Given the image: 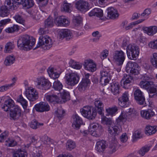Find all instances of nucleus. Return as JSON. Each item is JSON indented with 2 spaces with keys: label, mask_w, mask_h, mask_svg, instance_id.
<instances>
[{
  "label": "nucleus",
  "mask_w": 157,
  "mask_h": 157,
  "mask_svg": "<svg viewBox=\"0 0 157 157\" xmlns=\"http://www.w3.org/2000/svg\"><path fill=\"white\" fill-rule=\"evenodd\" d=\"M43 125V123H39L35 119L32 121L29 124L30 127L33 129H36L39 128L40 126Z\"/></svg>",
  "instance_id": "nucleus-44"
},
{
  "label": "nucleus",
  "mask_w": 157,
  "mask_h": 157,
  "mask_svg": "<svg viewBox=\"0 0 157 157\" xmlns=\"http://www.w3.org/2000/svg\"><path fill=\"white\" fill-rule=\"evenodd\" d=\"M107 145L105 141L101 140L97 142L95 145L96 151L99 153H102L106 147Z\"/></svg>",
  "instance_id": "nucleus-17"
},
{
  "label": "nucleus",
  "mask_w": 157,
  "mask_h": 157,
  "mask_svg": "<svg viewBox=\"0 0 157 157\" xmlns=\"http://www.w3.org/2000/svg\"><path fill=\"white\" fill-rule=\"evenodd\" d=\"M110 78L109 77H100V83L102 85L105 86L109 83Z\"/></svg>",
  "instance_id": "nucleus-60"
},
{
  "label": "nucleus",
  "mask_w": 157,
  "mask_h": 157,
  "mask_svg": "<svg viewBox=\"0 0 157 157\" xmlns=\"http://www.w3.org/2000/svg\"><path fill=\"white\" fill-rule=\"evenodd\" d=\"M23 3H21L23 6L27 8H30L32 7L34 4V2L33 0H25L23 2Z\"/></svg>",
  "instance_id": "nucleus-50"
},
{
  "label": "nucleus",
  "mask_w": 157,
  "mask_h": 157,
  "mask_svg": "<svg viewBox=\"0 0 157 157\" xmlns=\"http://www.w3.org/2000/svg\"><path fill=\"white\" fill-rule=\"evenodd\" d=\"M55 23L58 26H67L70 23V21L64 16L57 17L55 20Z\"/></svg>",
  "instance_id": "nucleus-15"
},
{
  "label": "nucleus",
  "mask_w": 157,
  "mask_h": 157,
  "mask_svg": "<svg viewBox=\"0 0 157 157\" xmlns=\"http://www.w3.org/2000/svg\"><path fill=\"white\" fill-rule=\"evenodd\" d=\"M89 16H96L98 17H102L103 15V11L100 8H95L91 10L88 13Z\"/></svg>",
  "instance_id": "nucleus-25"
},
{
  "label": "nucleus",
  "mask_w": 157,
  "mask_h": 157,
  "mask_svg": "<svg viewBox=\"0 0 157 157\" xmlns=\"http://www.w3.org/2000/svg\"><path fill=\"white\" fill-rule=\"evenodd\" d=\"M126 53L128 58L131 60L135 59L140 53L139 47L135 44H130L126 48Z\"/></svg>",
  "instance_id": "nucleus-4"
},
{
  "label": "nucleus",
  "mask_w": 157,
  "mask_h": 157,
  "mask_svg": "<svg viewBox=\"0 0 157 157\" xmlns=\"http://www.w3.org/2000/svg\"><path fill=\"white\" fill-rule=\"evenodd\" d=\"M54 25L53 19L52 17L49 16L44 22L45 28L51 27Z\"/></svg>",
  "instance_id": "nucleus-48"
},
{
  "label": "nucleus",
  "mask_w": 157,
  "mask_h": 157,
  "mask_svg": "<svg viewBox=\"0 0 157 157\" xmlns=\"http://www.w3.org/2000/svg\"><path fill=\"white\" fill-rule=\"evenodd\" d=\"M151 62L152 65L157 68V53H154L153 57L151 59Z\"/></svg>",
  "instance_id": "nucleus-61"
},
{
  "label": "nucleus",
  "mask_w": 157,
  "mask_h": 157,
  "mask_svg": "<svg viewBox=\"0 0 157 157\" xmlns=\"http://www.w3.org/2000/svg\"><path fill=\"white\" fill-rule=\"evenodd\" d=\"M157 131V127L155 126H147L145 128V133L150 135L155 133Z\"/></svg>",
  "instance_id": "nucleus-28"
},
{
  "label": "nucleus",
  "mask_w": 157,
  "mask_h": 157,
  "mask_svg": "<svg viewBox=\"0 0 157 157\" xmlns=\"http://www.w3.org/2000/svg\"><path fill=\"white\" fill-rule=\"evenodd\" d=\"M58 35L60 38H65L67 40H69L73 37L71 31L67 29L61 30L59 31Z\"/></svg>",
  "instance_id": "nucleus-16"
},
{
  "label": "nucleus",
  "mask_w": 157,
  "mask_h": 157,
  "mask_svg": "<svg viewBox=\"0 0 157 157\" xmlns=\"http://www.w3.org/2000/svg\"><path fill=\"white\" fill-rule=\"evenodd\" d=\"M89 84L88 81H87V82H85L84 80L83 81H82L79 84L78 86V89L80 92L83 91L86 89Z\"/></svg>",
  "instance_id": "nucleus-37"
},
{
  "label": "nucleus",
  "mask_w": 157,
  "mask_h": 157,
  "mask_svg": "<svg viewBox=\"0 0 157 157\" xmlns=\"http://www.w3.org/2000/svg\"><path fill=\"white\" fill-rule=\"evenodd\" d=\"M118 103L119 105L122 107H127L130 104L129 101L120 98L118 99Z\"/></svg>",
  "instance_id": "nucleus-59"
},
{
  "label": "nucleus",
  "mask_w": 157,
  "mask_h": 157,
  "mask_svg": "<svg viewBox=\"0 0 157 157\" xmlns=\"http://www.w3.org/2000/svg\"><path fill=\"white\" fill-rule=\"evenodd\" d=\"M17 143L14 140L11 138H9L5 141V144L9 147H13L15 146Z\"/></svg>",
  "instance_id": "nucleus-53"
},
{
  "label": "nucleus",
  "mask_w": 157,
  "mask_h": 157,
  "mask_svg": "<svg viewBox=\"0 0 157 157\" xmlns=\"http://www.w3.org/2000/svg\"><path fill=\"white\" fill-rule=\"evenodd\" d=\"M37 88L43 90L49 89L51 86V84L48 80L44 77H40L37 79L36 81Z\"/></svg>",
  "instance_id": "nucleus-6"
},
{
  "label": "nucleus",
  "mask_w": 157,
  "mask_h": 157,
  "mask_svg": "<svg viewBox=\"0 0 157 157\" xmlns=\"http://www.w3.org/2000/svg\"><path fill=\"white\" fill-rule=\"evenodd\" d=\"M14 86V83H12L10 84H6L0 87V92H5L10 89L11 87Z\"/></svg>",
  "instance_id": "nucleus-54"
},
{
  "label": "nucleus",
  "mask_w": 157,
  "mask_h": 157,
  "mask_svg": "<svg viewBox=\"0 0 157 157\" xmlns=\"http://www.w3.org/2000/svg\"><path fill=\"white\" fill-rule=\"evenodd\" d=\"M9 133L7 131H5L0 135V142H3L4 140L8 137Z\"/></svg>",
  "instance_id": "nucleus-64"
},
{
  "label": "nucleus",
  "mask_w": 157,
  "mask_h": 157,
  "mask_svg": "<svg viewBox=\"0 0 157 157\" xmlns=\"http://www.w3.org/2000/svg\"><path fill=\"white\" fill-rule=\"evenodd\" d=\"M9 9L6 6H2L0 8V16L5 17L8 16L9 13Z\"/></svg>",
  "instance_id": "nucleus-34"
},
{
  "label": "nucleus",
  "mask_w": 157,
  "mask_h": 157,
  "mask_svg": "<svg viewBox=\"0 0 157 157\" xmlns=\"http://www.w3.org/2000/svg\"><path fill=\"white\" fill-rule=\"evenodd\" d=\"M15 106L13 101L11 99H9L5 101L2 108L6 112L13 109Z\"/></svg>",
  "instance_id": "nucleus-18"
},
{
  "label": "nucleus",
  "mask_w": 157,
  "mask_h": 157,
  "mask_svg": "<svg viewBox=\"0 0 157 157\" xmlns=\"http://www.w3.org/2000/svg\"><path fill=\"white\" fill-rule=\"evenodd\" d=\"M132 78L129 75H126L121 81V86L125 89H128L130 86V83L132 80Z\"/></svg>",
  "instance_id": "nucleus-20"
},
{
  "label": "nucleus",
  "mask_w": 157,
  "mask_h": 157,
  "mask_svg": "<svg viewBox=\"0 0 157 157\" xmlns=\"http://www.w3.org/2000/svg\"><path fill=\"white\" fill-rule=\"evenodd\" d=\"M151 148L150 146H144L141 147L138 151V153L141 156H143Z\"/></svg>",
  "instance_id": "nucleus-45"
},
{
  "label": "nucleus",
  "mask_w": 157,
  "mask_h": 157,
  "mask_svg": "<svg viewBox=\"0 0 157 157\" xmlns=\"http://www.w3.org/2000/svg\"><path fill=\"white\" fill-rule=\"evenodd\" d=\"M75 6L77 9L82 12L86 11L89 9L88 3L83 0H79L76 1Z\"/></svg>",
  "instance_id": "nucleus-14"
},
{
  "label": "nucleus",
  "mask_w": 157,
  "mask_h": 157,
  "mask_svg": "<svg viewBox=\"0 0 157 157\" xmlns=\"http://www.w3.org/2000/svg\"><path fill=\"white\" fill-rule=\"evenodd\" d=\"M69 64L71 67L76 69H80L82 67L81 64L76 63L74 60L72 59L70 60Z\"/></svg>",
  "instance_id": "nucleus-43"
},
{
  "label": "nucleus",
  "mask_w": 157,
  "mask_h": 157,
  "mask_svg": "<svg viewBox=\"0 0 157 157\" xmlns=\"http://www.w3.org/2000/svg\"><path fill=\"white\" fill-rule=\"evenodd\" d=\"M142 137L141 132L140 130H136L133 133L132 135L133 141H135L138 139Z\"/></svg>",
  "instance_id": "nucleus-55"
},
{
  "label": "nucleus",
  "mask_w": 157,
  "mask_h": 157,
  "mask_svg": "<svg viewBox=\"0 0 157 157\" xmlns=\"http://www.w3.org/2000/svg\"><path fill=\"white\" fill-rule=\"evenodd\" d=\"M83 65L85 70L90 72H94L97 69L96 64L91 59L85 60Z\"/></svg>",
  "instance_id": "nucleus-12"
},
{
  "label": "nucleus",
  "mask_w": 157,
  "mask_h": 157,
  "mask_svg": "<svg viewBox=\"0 0 157 157\" xmlns=\"http://www.w3.org/2000/svg\"><path fill=\"white\" fill-rule=\"evenodd\" d=\"M82 18L80 16L75 17L73 18V23L76 26L80 25L82 24Z\"/></svg>",
  "instance_id": "nucleus-51"
},
{
  "label": "nucleus",
  "mask_w": 157,
  "mask_h": 157,
  "mask_svg": "<svg viewBox=\"0 0 157 157\" xmlns=\"http://www.w3.org/2000/svg\"><path fill=\"white\" fill-rule=\"evenodd\" d=\"M113 60L119 66L122 65L125 59V54L122 50L115 51L113 54Z\"/></svg>",
  "instance_id": "nucleus-8"
},
{
  "label": "nucleus",
  "mask_w": 157,
  "mask_h": 157,
  "mask_svg": "<svg viewBox=\"0 0 157 157\" xmlns=\"http://www.w3.org/2000/svg\"><path fill=\"white\" fill-rule=\"evenodd\" d=\"M15 47L13 43L8 42L6 44L4 52L5 53L11 52Z\"/></svg>",
  "instance_id": "nucleus-32"
},
{
  "label": "nucleus",
  "mask_w": 157,
  "mask_h": 157,
  "mask_svg": "<svg viewBox=\"0 0 157 157\" xmlns=\"http://www.w3.org/2000/svg\"><path fill=\"white\" fill-rule=\"evenodd\" d=\"M63 86L62 84L58 80L55 81L53 83V87L55 90L59 92L62 89Z\"/></svg>",
  "instance_id": "nucleus-47"
},
{
  "label": "nucleus",
  "mask_w": 157,
  "mask_h": 157,
  "mask_svg": "<svg viewBox=\"0 0 157 157\" xmlns=\"http://www.w3.org/2000/svg\"><path fill=\"white\" fill-rule=\"evenodd\" d=\"M73 122L72 124V127L76 129H78L82 123V119L77 115L75 114L73 116Z\"/></svg>",
  "instance_id": "nucleus-24"
},
{
  "label": "nucleus",
  "mask_w": 157,
  "mask_h": 157,
  "mask_svg": "<svg viewBox=\"0 0 157 157\" xmlns=\"http://www.w3.org/2000/svg\"><path fill=\"white\" fill-rule=\"evenodd\" d=\"M25 94L27 98L30 101H34L38 98V94L37 91L32 87L26 89Z\"/></svg>",
  "instance_id": "nucleus-9"
},
{
  "label": "nucleus",
  "mask_w": 157,
  "mask_h": 157,
  "mask_svg": "<svg viewBox=\"0 0 157 157\" xmlns=\"http://www.w3.org/2000/svg\"><path fill=\"white\" fill-rule=\"evenodd\" d=\"M153 85V82L150 81L142 80L140 83V86L141 88L146 89L147 90Z\"/></svg>",
  "instance_id": "nucleus-29"
},
{
  "label": "nucleus",
  "mask_w": 157,
  "mask_h": 157,
  "mask_svg": "<svg viewBox=\"0 0 157 157\" xmlns=\"http://www.w3.org/2000/svg\"><path fill=\"white\" fill-rule=\"evenodd\" d=\"M94 104L97 108V111L98 114L102 115L103 114L102 111L103 110L104 105L101 101L98 99H95Z\"/></svg>",
  "instance_id": "nucleus-26"
},
{
  "label": "nucleus",
  "mask_w": 157,
  "mask_h": 157,
  "mask_svg": "<svg viewBox=\"0 0 157 157\" xmlns=\"http://www.w3.org/2000/svg\"><path fill=\"white\" fill-rule=\"evenodd\" d=\"M107 10V19H114L118 16L117 10L112 7H108Z\"/></svg>",
  "instance_id": "nucleus-19"
},
{
  "label": "nucleus",
  "mask_w": 157,
  "mask_h": 157,
  "mask_svg": "<svg viewBox=\"0 0 157 157\" xmlns=\"http://www.w3.org/2000/svg\"><path fill=\"white\" fill-rule=\"evenodd\" d=\"M27 156V152L20 149L14 151L13 154V157H26Z\"/></svg>",
  "instance_id": "nucleus-35"
},
{
  "label": "nucleus",
  "mask_w": 157,
  "mask_h": 157,
  "mask_svg": "<svg viewBox=\"0 0 157 157\" xmlns=\"http://www.w3.org/2000/svg\"><path fill=\"white\" fill-rule=\"evenodd\" d=\"M60 95L62 99L66 101L70 99V95L68 92L65 90L60 93Z\"/></svg>",
  "instance_id": "nucleus-57"
},
{
  "label": "nucleus",
  "mask_w": 157,
  "mask_h": 157,
  "mask_svg": "<svg viewBox=\"0 0 157 157\" xmlns=\"http://www.w3.org/2000/svg\"><path fill=\"white\" fill-rule=\"evenodd\" d=\"M41 140L44 144L47 145V147H53V141L49 138L47 136H43L41 139Z\"/></svg>",
  "instance_id": "nucleus-30"
},
{
  "label": "nucleus",
  "mask_w": 157,
  "mask_h": 157,
  "mask_svg": "<svg viewBox=\"0 0 157 157\" xmlns=\"http://www.w3.org/2000/svg\"><path fill=\"white\" fill-rule=\"evenodd\" d=\"M143 29L144 33L150 36L153 35L157 32V27L155 26L144 27Z\"/></svg>",
  "instance_id": "nucleus-22"
},
{
  "label": "nucleus",
  "mask_w": 157,
  "mask_h": 157,
  "mask_svg": "<svg viewBox=\"0 0 157 157\" xmlns=\"http://www.w3.org/2000/svg\"><path fill=\"white\" fill-rule=\"evenodd\" d=\"M120 86L119 83L117 81H114L111 83L110 90L114 95H117L119 93Z\"/></svg>",
  "instance_id": "nucleus-23"
},
{
  "label": "nucleus",
  "mask_w": 157,
  "mask_h": 157,
  "mask_svg": "<svg viewBox=\"0 0 157 157\" xmlns=\"http://www.w3.org/2000/svg\"><path fill=\"white\" fill-rule=\"evenodd\" d=\"M141 116L144 118L149 119L155 115V113L150 109L143 110L140 111Z\"/></svg>",
  "instance_id": "nucleus-21"
},
{
  "label": "nucleus",
  "mask_w": 157,
  "mask_h": 157,
  "mask_svg": "<svg viewBox=\"0 0 157 157\" xmlns=\"http://www.w3.org/2000/svg\"><path fill=\"white\" fill-rule=\"evenodd\" d=\"M81 114L85 117L89 119H94L97 114V112L94 108L91 106H84L80 109Z\"/></svg>",
  "instance_id": "nucleus-5"
},
{
  "label": "nucleus",
  "mask_w": 157,
  "mask_h": 157,
  "mask_svg": "<svg viewBox=\"0 0 157 157\" xmlns=\"http://www.w3.org/2000/svg\"><path fill=\"white\" fill-rule=\"evenodd\" d=\"M15 61V58L13 56H8L5 59L4 64L6 66H9L12 64Z\"/></svg>",
  "instance_id": "nucleus-31"
},
{
  "label": "nucleus",
  "mask_w": 157,
  "mask_h": 157,
  "mask_svg": "<svg viewBox=\"0 0 157 157\" xmlns=\"http://www.w3.org/2000/svg\"><path fill=\"white\" fill-rule=\"evenodd\" d=\"M76 147L75 142L71 140H68L66 144V148L67 150L71 151L74 149Z\"/></svg>",
  "instance_id": "nucleus-39"
},
{
  "label": "nucleus",
  "mask_w": 157,
  "mask_h": 157,
  "mask_svg": "<svg viewBox=\"0 0 157 157\" xmlns=\"http://www.w3.org/2000/svg\"><path fill=\"white\" fill-rule=\"evenodd\" d=\"M48 72L50 77L53 79L58 78L59 76V74L57 73L56 70L53 68L49 69Z\"/></svg>",
  "instance_id": "nucleus-33"
},
{
  "label": "nucleus",
  "mask_w": 157,
  "mask_h": 157,
  "mask_svg": "<svg viewBox=\"0 0 157 157\" xmlns=\"http://www.w3.org/2000/svg\"><path fill=\"white\" fill-rule=\"evenodd\" d=\"M53 41L50 37L47 35H42L39 38V41L34 49L41 46L44 50H48L51 48Z\"/></svg>",
  "instance_id": "nucleus-3"
},
{
  "label": "nucleus",
  "mask_w": 157,
  "mask_h": 157,
  "mask_svg": "<svg viewBox=\"0 0 157 157\" xmlns=\"http://www.w3.org/2000/svg\"><path fill=\"white\" fill-rule=\"evenodd\" d=\"M41 9L45 6L48 3V0H36Z\"/></svg>",
  "instance_id": "nucleus-63"
},
{
  "label": "nucleus",
  "mask_w": 157,
  "mask_h": 157,
  "mask_svg": "<svg viewBox=\"0 0 157 157\" xmlns=\"http://www.w3.org/2000/svg\"><path fill=\"white\" fill-rule=\"evenodd\" d=\"M17 101L21 103L24 109L26 108L28 105L27 101L23 98L21 95H20L18 97Z\"/></svg>",
  "instance_id": "nucleus-40"
},
{
  "label": "nucleus",
  "mask_w": 157,
  "mask_h": 157,
  "mask_svg": "<svg viewBox=\"0 0 157 157\" xmlns=\"http://www.w3.org/2000/svg\"><path fill=\"white\" fill-rule=\"evenodd\" d=\"M34 108L36 111L42 113L48 111L50 110V106L47 102H41L36 104Z\"/></svg>",
  "instance_id": "nucleus-13"
},
{
  "label": "nucleus",
  "mask_w": 157,
  "mask_h": 157,
  "mask_svg": "<svg viewBox=\"0 0 157 157\" xmlns=\"http://www.w3.org/2000/svg\"><path fill=\"white\" fill-rule=\"evenodd\" d=\"M103 131L102 126H99V127L95 131H94L91 134L94 136L98 137L100 136Z\"/></svg>",
  "instance_id": "nucleus-49"
},
{
  "label": "nucleus",
  "mask_w": 157,
  "mask_h": 157,
  "mask_svg": "<svg viewBox=\"0 0 157 157\" xmlns=\"http://www.w3.org/2000/svg\"><path fill=\"white\" fill-rule=\"evenodd\" d=\"M19 26L17 25H13L12 26L8 27L5 29V31L8 33H12L17 32L19 29Z\"/></svg>",
  "instance_id": "nucleus-38"
},
{
  "label": "nucleus",
  "mask_w": 157,
  "mask_h": 157,
  "mask_svg": "<svg viewBox=\"0 0 157 157\" xmlns=\"http://www.w3.org/2000/svg\"><path fill=\"white\" fill-rule=\"evenodd\" d=\"M105 110L108 115L113 116L117 112L118 109L116 106H114L106 108Z\"/></svg>",
  "instance_id": "nucleus-42"
},
{
  "label": "nucleus",
  "mask_w": 157,
  "mask_h": 157,
  "mask_svg": "<svg viewBox=\"0 0 157 157\" xmlns=\"http://www.w3.org/2000/svg\"><path fill=\"white\" fill-rule=\"evenodd\" d=\"M137 64L135 62H128L126 66V70L128 71H129L130 69L133 68L134 67H136V66H137Z\"/></svg>",
  "instance_id": "nucleus-62"
},
{
  "label": "nucleus",
  "mask_w": 157,
  "mask_h": 157,
  "mask_svg": "<svg viewBox=\"0 0 157 157\" xmlns=\"http://www.w3.org/2000/svg\"><path fill=\"white\" fill-rule=\"evenodd\" d=\"M67 84L71 86L77 84L79 80V77L77 73H71L67 74L65 75Z\"/></svg>",
  "instance_id": "nucleus-7"
},
{
  "label": "nucleus",
  "mask_w": 157,
  "mask_h": 157,
  "mask_svg": "<svg viewBox=\"0 0 157 157\" xmlns=\"http://www.w3.org/2000/svg\"><path fill=\"white\" fill-rule=\"evenodd\" d=\"M17 22L24 25L25 24V21L23 18L19 14H17L13 17Z\"/></svg>",
  "instance_id": "nucleus-58"
},
{
  "label": "nucleus",
  "mask_w": 157,
  "mask_h": 157,
  "mask_svg": "<svg viewBox=\"0 0 157 157\" xmlns=\"http://www.w3.org/2000/svg\"><path fill=\"white\" fill-rule=\"evenodd\" d=\"M144 19H142L138 20L136 21L132 22L129 24L128 25H127L125 27V29L126 30L130 29L132 28L133 26L135 25H137L141 23V22L144 21Z\"/></svg>",
  "instance_id": "nucleus-46"
},
{
  "label": "nucleus",
  "mask_w": 157,
  "mask_h": 157,
  "mask_svg": "<svg viewBox=\"0 0 157 157\" xmlns=\"http://www.w3.org/2000/svg\"><path fill=\"white\" fill-rule=\"evenodd\" d=\"M21 110L20 107L16 105L13 109L10 111V116L11 119L17 120L21 116Z\"/></svg>",
  "instance_id": "nucleus-11"
},
{
  "label": "nucleus",
  "mask_w": 157,
  "mask_h": 157,
  "mask_svg": "<svg viewBox=\"0 0 157 157\" xmlns=\"http://www.w3.org/2000/svg\"><path fill=\"white\" fill-rule=\"evenodd\" d=\"M55 116L59 120H62L65 114V111L62 107H59L55 112Z\"/></svg>",
  "instance_id": "nucleus-27"
},
{
  "label": "nucleus",
  "mask_w": 157,
  "mask_h": 157,
  "mask_svg": "<svg viewBox=\"0 0 157 157\" xmlns=\"http://www.w3.org/2000/svg\"><path fill=\"white\" fill-rule=\"evenodd\" d=\"M127 117L126 113L124 111L122 112L121 115L117 120V122H124L126 121Z\"/></svg>",
  "instance_id": "nucleus-56"
},
{
  "label": "nucleus",
  "mask_w": 157,
  "mask_h": 157,
  "mask_svg": "<svg viewBox=\"0 0 157 157\" xmlns=\"http://www.w3.org/2000/svg\"><path fill=\"white\" fill-rule=\"evenodd\" d=\"M35 40L31 39L28 35H23L19 37L17 41L18 47L21 50L28 51L32 48L35 44Z\"/></svg>",
  "instance_id": "nucleus-2"
},
{
  "label": "nucleus",
  "mask_w": 157,
  "mask_h": 157,
  "mask_svg": "<svg viewBox=\"0 0 157 157\" xmlns=\"http://www.w3.org/2000/svg\"><path fill=\"white\" fill-rule=\"evenodd\" d=\"M45 98L46 100L51 102L54 101L59 102V97L56 95H47L45 96Z\"/></svg>",
  "instance_id": "nucleus-36"
},
{
  "label": "nucleus",
  "mask_w": 157,
  "mask_h": 157,
  "mask_svg": "<svg viewBox=\"0 0 157 157\" xmlns=\"http://www.w3.org/2000/svg\"><path fill=\"white\" fill-rule=\"evenodd\" d=\"M117 146V141H115L114 142H111L109 145L108 150L109 153L112 154L115 152L116 150Z\"/></svg>",
  "instance_id": "nucleus-41"
},
{
  "label": "nucleus",
  "mask_w": 157,
  "mask_h": 157,
  "mask_svg": "<svg viewBox=\"0 0 157 157\" xmlns=\"http://www.w3.org/2000/svg\"><path fill=\"white\" fill-rule=\"evenodd\" d=\"M134 98L136 101L139 105H146L145 97L143 93L139 89L136 90L134 93Z\"/></svg>",
  "instance_id": "nucleus-10"
},
{
  "label": "nucleus",
  "mask_w": 157,
  "mask_h": 157,
  "mask_svg": "<svg viewBox=\"0 0 157 157\" xmlns=\"http://www.w3.org/2000/svg\"><path fill=\"white\" fill-rule=\"evenodd\" d=\"M71 4L67 2H64L61 7V10L63 11L69 12L71 11Z\"/></svg>",
  "instance_id": "nucleus-52"
},
{
  "label": "nucleus",
  "mask_w": 157,
  "mask_h": 157,
  "mask_svg": "<svg viewBox=\"0 0 157 157\" xmlns=\"http://www.w3.org/2000/svg\"><path fill=\"white\" fill-rule=\"evenodd\" d=\"M101 122L107 126L108 132L110 135L115 136L118 135L121 132V127L119 125H115L111 119L103 116L101 118Z\"/></svg>",
  "instance_id": "nucleus-1"
}]
</instances>
